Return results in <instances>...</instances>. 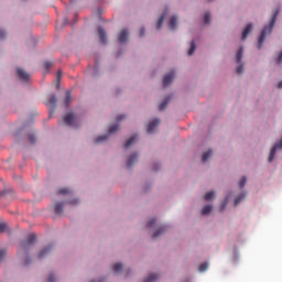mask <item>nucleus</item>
Segmentation results:
<instances>
[{"label": "nucleus", "instance_id": "423d86ee", "mask_svg": "<svg viewBox=\"0 0 282 282\" xmlns=\"http://www.w3.org/2000/svg\"><path fill=\"white\" fill-rule=\"evenodd\" d=\"M159 124H160V119H154V120L150 121V123L148 124V128H147V132L153 133V131H155V129Z\"/></svg>", "mask_w": 282, "mask_h": 282}, {"label": "nucleus", "instance_id": "49530a36", "mask_svg": "<svg viewBox=\"0 0 282 282\" xmlns=\"http://www.w3.org/2000/svg\"><path fill=\"white\" fill-rule=\"evenodd\" d=\"M63 76V73L61 70L57 72V80H61V77Z\"/></svg>", "mask_w": 282, "mask_h": 282}, {"label": "nucleus", "instance_id": "72a5a7b5", "mask_svg": "<svg viewBox=\"0 0 282 282\" xmlns=\"http://www.w3.org/2000/svg\"><path fill=\"white\" fill-rule=\"evenodd\" d=\"M8 230V224L6 223H0V234L6 232Z\"/></svg>", "mask_w": 282, "mask_h": 282}, {"label": "nucleus", "instance_id": "a211bd4d", "mask_svg": "<svg viewBox=\"0 0 282 282\" xmlns=\"http://www.w3.org/2000/svg\"><path fill=\"white\" fill-rule=\"evenodd\" d=\"M70 104H72V93L66 91L64 105H65V107H69Z\"/></svg>", "mask_w": 282, "mask_h": 282}, {"label": "nucleus", "instance_id": "4be33fe9", "mask_svg": "<svg viewBox=\"0 0 282 282\" xmlns=\"http://www.w3.org/2000/svg\"><path fill=\"white\" fill-rule=\"evenodd\" d=\"M122 263H115L112 264V270L116 274H118L119 272H122Z\"/></svg>", "mask_w": 282, "mask_h": 282}, {"label": "nucleus", "instance_id": "dca6fc26", "mask_svg": "<svg viewBox=\"0 0 282 282\" xmlns=\"http://www.w3.org/2000/svg\"><path fill=\"white\" fill-rule=\"evenodd\" d=\"M243 58V47H240L236 53V61L238 64H241V59Z\"/></svg>", "mask_w": 282, "mask_h": 282}, {"label": "nucleus", "instance_id": "b1692460", "mask_svg": "<svg viewBox=\"0 0 282 282\" xmlns=\"http://www.w3.org/2000/svg\"><path fill=\"white\" fill-rule=\"evenodd\" d=\"M210 155H213V150H208L207 152H204L202 155V162H207Z\"/></svg>", "mask_w": 282, "mask_h": 282}, {"label": "nucleus", "instance_id": "aec40b11", "mask_svg": "<svg viewBox=\"0 0 282 282\" xmlns=\"http://www.w3.org/2000/svg\"><path fill=\"white\" fill-rule=\"evenodd\" d=\"M243 199H246V193H242L235 198V206H239Z\"/></svg>", "mask_w": 282, "mask_h": 282}, {"label": "nucleus", "instance_id": "e433bc0d", "mask_svg": "<svg viewBox=\"0 0 282 282\" xmlns=\"http://www.w3.org/2000/svg\"><path fill=\"white\" fill-rule=\"evenodd\" d=\"M69 193V188H62L58 191V195H67Z\"/></svg>", "mask_w": 282, "mask_h": 282}, {"label": "nucleus", "instance_id": "37998d69", "mask_svg": "<svg viewBox=\"0 0 282 282\" xmlns=\"http://www.w3.org/2000/svg\"><path fill=\"white\" fill-rule=\"evenodd\" d=\"M226 204H228V199H226L225 203L221 205V207H220L221 210L226 209Z\"/></svg>", "mask_w": 282, "mask_h": 282}, {"label": "nucleus", "instance_id": "8fccbe9b", "mask_svg": "<svg viewBox=\"0 0 282 282\" xmlns=\"http://www.w3.org/2000/svg\"><path fill=\"white\" fill-rule=\"evenodd\" d=\"M72 204H78V200L75 199V200L72 202Z\"/></svg>", "mask_w": 282, "mask_h": 282}, {"label": "nucleus", "instance_id": "de8ad7c7", "mask_svg": "<svg viewBox=\"0 0 282 282\" xmlns=\"http://www.w3.org/2000/svg\"><path fill=\"white\" fill-rule=\"evenodd\" d=\"M24 265H30V258H25Z\"/></svg>", "mask_w": 282, "mask_h": 282}, {"label": "nucleus", "instance_id": "ea45409f", "mask_svg": "<svg viewBox=\"0 0 282 282\" xmlns=\"http://www.w3.org/2000/svg\"><path fill=\"white\" fill-rule=\"evenodd\" d=\"M6 259V250H0V262Z\"/></svg>", "mask_w": 282, "mask_h": 282}, {"label": "nucleus", "instance_id": "4c0bfd02", "mask_svg": "<svg viewBox=\"0 0 282 282\" xmlns=\"http://www.w3.org/2000/svg\"><path fill=\"white\" fill-rule=\"evenodd\" d=\"M147 226L148 228H153L155 226V218L150 219Z\"/></svg>", "mask_w": 282, "mask_h": 282}, {"label": "nucleus", "instance_id": "7c9ffc66", "mask_svg": "<svg viewBox=\"0 0 282 282\" xmlns=\"http://www.w3.org/2000/svg\"><path fill=\"white\" fill-rule=\"evenodd\" d=\"M54 63H52L51 61H46L44 62V68L46 69V72H48V69H52Z\"/></svg>", "mask_w": 282, "mask_h": 282}, {"label": "nucleus", "instance_id": "bb28decb", "mask_svg": "<svg viewBox=\"0 0 282 282\" xmlns=\"http://www.w3.org/2000/svg\"><path fill=\"white\" fill-rule=\"evenodd\" d=\"M118 129H120L119 124L110 126L108 129V133L111 135V134L116 133V131H118Z\"/></svg>", "mask_w": 282, "mask_h": 282}, {"label": "nucleus", "instance_id": "f704fd0d", "mask_svg": "<svg viewBox=\"0 0 282 282\" xmlns=\"http://www.w3.org/2000/svg\"><path fill=\"white\" fill-rule=\"evenodd\" d=\"M276 65H281L282 63V51L279 53L278 57L275 58Z\"/></svg>", "mask_w": 282, "mask_h": 282}, {"label": "nucleus", "instance_id": "58836bf2", "mask_svg": "<svg viewBox=\"0 0 282 282\" xmlns=\"http://www.w3.org/2000/svg\"><path fill=\"white\" fill-rule=\"evenodd\" d=\"M236 74H243V65H239L237 68H236Z\"/></svg>", "mask_w": 282, "mask_h": 282}, {"label": "nucleus", "instance_id": "3c124183", "mask_svg": "<svg viewBox=\"0 0 282 282\" xmlns=\"http://www.w3.org/2000/svg\"><path fill=\"white\" fill-rule=\"evenodd\" d=\"M154 171H158V164L154 165Z\"/></svg>", "mask_w": 282, "mask_h": 282}, {"label": "nucleus", "instance_id": "a19ab883", "mask_svg": "<svg viewBox=\"0 0 282 282\" xmlns=\"http://www.w3.org/2000/svg\"><path fill=\"white\" fill-rule=\"evenodd\" d=\"M0 39H6V31L0 30Z\"/></svg>", "mask_w": 282, "mask_h": 282}, {"label": "nucleus", "instance_id": "a878e982", "mask_svg": "<svg viewBox=\"0 0 282 282\" xmlns=\"http://www.w3.org/2000/svg\"><path fill=\"white\" fill-rule=\"evenodd\" d=\"M213 212V206L212 205H207L203 208L202 210V215H210V213Z\"/></svg>", "mask_w": 282, "mask_h": 282}, {"label": "nucleus", "instance_id": "cd10ccee", "mask_svg": "<svg viewBox=\"0 0 282 282\" xmlns=\"http://www.w3.org/2000/svg\"><path fill=\"white\" fill-rule=\"evenodd\" d=\"M215 197V192H207L205 195H204V199L206 202H210V199H213Z\"/></svg>", "mask_w": 282, "mask_h": 282}, {"label": "nucleus", "instance_id": "c756f323", "mask_svg": "<svg viewBox=\"0 0 282 282\" xmlns=\"http://www.w3.org/2000/svg\"><path fill=\"white\" fill-rule=\"evenodd\" d=\"M199 272H206L208 270V262L202 263L198 267Z\"/></svg>", "mask_w": 282, "mask_h": 282}, {"label": "nucleus", "instance_id": "f8f14e48", "mask_svg": "<svg viewBox=\"0 0 282 282\" xmlns=\"http://www.w3.org/2000/svg\"><path fill=\"white\" fill-rule=\"evenodd\" d=\"M169 29H170V30H176V29H177V17L173 15V17L170 19Z\"/></svg>", "mask_w": 282, "mask_h": 282}, {"label": "nucleus", "instance_id": "9d476101", "mask_svg": "<svg viewBox=\"0 0 282 282\" xmlns=\"http://www.w3.org/2000/svg\"><path fill=\"white\" fill-rule=\"evenodd\" d=\"M135 162H138V153H134L129 156V159L127 161L128 169H131V166H133V164H135Z\"/></svg>", "mask_w": 282, "mask_h": 282}, {"label": "nucleus", "instance_id": "2f4dec72", "mask_svg": "<svg viewBox=\"0 0 282 282\" xmlns=\"http://www.w3.org/2000/svg\"><path fill=\"white\" fill-rule=\"evenodd\" d=\"M204 23L208 25L210 23V12H206L204 15Z\"/></svg>", "mask_w": 282, "mask_h": 282}, {"label": "nucleus", "instance_id": "c9c22d12", "mask_svg": "<svg viewBox=\"0 0 282 282\" xmlns=\"http://www.w3.org/2000/svg\"><path fill=\"white\" fill-rule=\"evenodd\" d=\"M29 142H30L31 144H34V142H36V135L30 134V135H29Z\"/></svg>", "mask_w": 282, "mask_h": 282}, {"label": "nucleus", "instance_id": "f257e3e1", "mask_svg": "<svg viewBox=\"0 0 282 282\" xmlns=\"http://www.w3.org/2000/svg\"><path fill=\"white\" fill-rule=\"evenodd\" d=\"M279 17V10H276L272 18H271V21L269 22L268 25H265L263 28V30L261 31L260 33V36L258 39V50H261V47H263V43L265 41V36H268V34H272V30H274V25L276 23V19Z\"/></svg>", "mask_w": 282, "mask_h": 282}, {"label": "nucleus", "instance_id": "f03ea898", "mask_svg": "<svg viewBox=\"0 0 282 282\" xmlns=\"http://www.w3.org/2000/svg\"><path fill=\"white\" fill-rule=\"evenodd\" d=\"M36 241V235L31 234L26 240L20 242L19 247V254H28V250L34 246V242Z\"/></svg>", "mask_w": 282, "mask_h": 282}, {"label": "nucleus", "instance_id": "0eeeda50", "mask_svg": "<svg viewBox=\"0 0 282 282\" xmlns=\"http://www.w3.org/2000/svg\"><path fill=\"white\" fill-rule=\"evenodd\" d=\"M17 74L21 80H30V74L25 73L22 68H17Z\"/></svg>", "mask_w": 282, "mask_h": 282}, {"label": "nucleus", "instance_id": "9b49d317", "mask_svg": "<svg viewBox=\"0 0 282 282\" xmlns=\"http://www.w3.org/2000/svg\"><path fill=\"white\" fill-rule=\"evenodd\" d=\"M56 101H57L56 95H51L46 106L51 107L52 109H56Z\"/></svg>", "mask_w": 282, "mask_h": 282}, {"label": "nucleus", "instance_id": "c85d7f7f", "mask_svg": "<svg viewBox=\"0 0 282 282\" xmlns=\"http://www.w3.org/2000/svg\"><path fill=\"white\" fill-rule=\"evenodd\" d=\"M165 17H166V14H163V15H161V17L159 18L158 23H156L158 30H160V29L162 28V25H163V23H164V18H165Z\"/></svg>", "mask_w": 282, "mask_h": 282}, {"label": "nucleus", "instance_id": "20e7f679", "mask_svg": "<svg viewBox=\"0 0 282 282\" xmlns=\"http://www.w3.org/2000/svg\"><path fill=\"white\" fill-rule=\"evenodd\" d=\"M53 246L50 245L45 248H43L39 253H37V259H45V257H47V254H51L52 253V250H53Z\"/></svg>", "mask_w": 282, "mask_h": 282}, {"label": "nucleus", "instance_id": "09e8293b", "mask_svg": "<svg viewBox=\"0 0 282 282\" xmlns=\"http://www.w3.org/2000/svg\"><path fill=\"white\" fill-rule=\"evenodd\" d=\"M278 89H282V80L278 83Z\"/></svg>", "mask_w": 282, "mask_h": 282}, {"label": "nucleus", "instance_id": "1a4fd4ad", "mask_svg": "<svg viewBox=\"0 0 282 282\" xmlns=\"http://www.w3.org/2000/svg\"><path fill=\"white\" fill-rule=\"evenodd\" d=\"M64 122L68 127H74V113L69 112L66 116H64Z\"/></svg>", "mask_w": 282, "mask_h": 282}, {"label": "nucleus", "instance_id": "79ce46f5", "mask_svg": "<svg viewBox=\"0 0 282 282\" xmlns=\"http://www.w3.org/2000/svg\"><path fill=\"white\" fill-rule=\"evenodd\" d=\"M117 120H118V122H122V120H124V116H122V115L118 116Z\"/></svg>", "mask_w": 282, "mask_h": 282}, {"label": "nucleus", "instance_id": "39448f33", "mask_svg": "<svg viewBox=\"0 0 282 282\" xmlns=\"http://www.w3.org/2000/svg\"><path fill=\"white\" fill-rule=\"evenodd\" d=\"M118 41L119 43H127V41H129V30L127 29L121 30L118 35Z\"/></svg>", "mask_w": 282, "mask_h": 282}, {"label": "nucleus", "instance_id": "6e6552de", "mask_svg": "<svg viewBox=\"0 0 282 282\" xmlns=\"http://www.w3.org/2000/svg\"><path fill=\"white\" fill-rule=\"evenodd\" d=\"M98 35H99V40L101 41V43H107V32H105V29H102V26H99L97 29Z\"/></svg>", "mask_w": 282, "mask_h": 282}, {"label": "nucleus", "instance_id": "f3484780", "mask_svg": "<svg viewBox=\"0 0 282 282\" xmlns=\"http://www.w3.org/2000/svg\"><path fill=\"white\" fill-rule=\"evenodd\" d=\"M164 232H166V227H160L159 230L153 234L152 239H158V237L164 235Z\"/></svg>", "mask_w": 282, "mask_h": 282}, {"label": "nucleus", "instance_id": "c03bdc74", "mask_svg": "<svg viewBox=\"0 0 282 282\" xmlns=\"http://www.w3.org/2000/svg\"><path fill=\"white\" fill-rule=\"evenodd\" d=\"M47 282H54V275L53 274L48 275Z\"/></svg>", "mask_w": 282, "mask_h": 282}, {"label": "nucleus", "instance_id": "4468645a", "mask_svg": "<svg viewBox=\"0 0 282 282\" xmlns=\"http://www.w3.org/2000/svg\"><path fill=\"white\" fill-rule=\"evenodd\" d=\"M250 32H252V24H248L243 32H242V41H246V39H248V34H250Z\"/></svg>", "mask_w": 282, "mask_h": 282}, {"label": "nucleus", "instance_id": "2eb2a0df", "mask_svg": "<svg viewBox=\"0 0 282 282\" xmlns=\"http://www.w3.org/2000/svg\"><path fill=\"white\" fill-rule=\"evenodd\" d=\"M171 101V96H167L163 102L159 106V111H164Z\"/></svg>", "mask_w": 282, "mask_h": 282}, {"label": "nucleus", "instance_id": "6ab92c4d", "mask_svg": "<svg viewBox=\"0 0 282 282\" xmlns=\"http://www.w3.org/2000/svg\"><path fill=\"white\" fill-rule=\"evenodd\" d=\"M156 279H160V275L150 273L143 282H155Z\"/></svg>", "mask_w": 282, "mask_h": 282}, {"label": "nucleus", "instance_id": "412c9836", "mask_svg": "<svg viewBox=\"0 0 282 282\" xmlns=\"http://www.w3.org/2000/svg\"><path fill=\"white\" fill-rule=\"evenodd\" d=\"M63 206H64L63 203H57L55 205V215H63Z\"/></svg>", "mask_w": 282, "mask_h": 282}, {"label": "nucleus", "instance_id": "a18cd8bd", "mask_svg": "<svg viewBox=\"0 0 282 282\" xmlns=\"http://www.w3.org/2000/svg\"><path fill=\"white\" fill-rule=\"evenodd\" d=\"M144 28H142L141 30H140V32H139V36H144Z\"/></svg>", "mask_w": 282, "mask_h": 282}, {"label": "nucleus", "instance_id": "473e14b6", "mask_svg": "<svg viewBox=\"0 0 282 282\" xmlns=\"http://www.w3.org/2000/svg\"><path fill=\"white\" fill-rule=\"evenodd\" d=\"M246 182H248V178H246V176H242L239 181V187L243 188V186H246Z\"/></svg>", "mask_w": 282, "mask_h": 282}, {"label": "nucleus", "instance_id": "7ed1b4c3", "mask_svg": "<svg viewBox=\"0 0 282 282\" xmlns=\"http://www.w3.org/2000/svg\"><path fill=\"white\" fill-rule=\"evenodd\" d=\"M175 78V70H171L169 74H166L163 77V87H169L171 83H173V79Z\"/></svg>", "mask_w": 282, "mask_h": 282}, {"label": "nucleus", "instance_id": "393cba45", "mask_svg": "<svg viewBox=\"0 0 282 282\" xmlns=\"http://www.w3.org/2000/svg\"><path fill=\"white\" fill-rule=\"evenodd\" d=\"M197 48V46L195 45V41H192L191 42V46H189V50H188V56H193V54H195V50Z\"/></svg>", "mask_w": 282, "mask_h": 282}, {"label": "nucleus", "instance_id": "ddd939ff", "mask_svg": "<svg viewBox=\"0 0 282 282\" xmlns=\"http://www.w3.org/2000/svg\"><path fill=\"white\" fill-rule=\"evenodd\" d=\"M135 140H138V134L132 135L129 140L124 143V149H129L131 144H135Z\"/></svg>", "mask_w": 282, "mask_h": 282}, {"label": "nucleus", "instance_id": "5701e85b", "mask_svg": "<svg viewBox=\"0 0 282 282\" xmlns=\"http://www.w3.org/2000/svg\"><path fill=\"white\" fill-rule=\"evenodd\" d=\"M107 138H109V135H107V134L97 137L95 139V144H100V142H106Z\"/></svg>", "mask_w": 282, "mask_h": 282}]
</instances>
